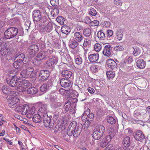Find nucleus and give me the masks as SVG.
Returning a JSON list of instances; mask_svg holds the SVG:
<instances>
[{
  "label": "nucleus",
  "mask_w": 150,
  "mask_h": 150,
  "mask_svg": "<svg viewBox=\"0 0 150 150\" xmlns=\"http://www.w3.org/2000/svg\"><path fill=\"white\" fill-rule=\"evenodd\" d=\"M45 54L44 51H41L38 53L36 56V57L41 61L42 60H46L47 58Z\"/></svg>",
  "instance_id": "nucleus-26"
},
{
  "label": "nucleus",
  "mask_w": 150,
  "mask_h": 150,
  "mask_svg": "<svg viewBox=\"0 0 150 150\" xmlns=\"http://www.w3.org/2000/svg\"><path fill=\"white\" fill-rule=\"evenodd\" d=\"M45 38H41L39 41V44L42 50H43L45 47Z\"/></svg>",
  "instance_id": "nucleus-43"
},
{
  "label": "nucleus",
  "mask_w": 150,
  "mask_h": 150,
  "mask_svg": "<svg viewBox=\"0 0 150 150\" xmlns=\"http://www.w3.org/2000/svg\"><path fill=\"white\" fill-rule=\"evenodd\" d=\"M89 112L88 113V115H87V120L91 121L93 119L94 115L92 113H90Z\"/></svg>",
  "instance_id": "nucleus-54"
},
{
  "label": "nucleus",
  "mask_w": 150,
  "mask_h": 150,
  "mask_svg": "<svg viewBox=\"0 0 150 150\" xmlns=\"http://www.w3.org/2000/svg\"><path fill=\"white\" fill-rule=\"evenodd\" d=\"M60 83L61 86L64 88L69 89L71 86L72 84L71 81L67 79H62L60 80Z\"/></svg>",
  "instance_id": "nucleus-12"
},
{
  "label": "nucleus",
  "mask_w": 150,
  "mask_h": 150,
  "mask_svg": "<svg viewBox=\"0 0 150 150\" xmlns=\"http://www.w3.org/2000/svg\"><path fill=\"white\" fill-rule=\"evenodd\" d=\"M106 64L108 67L112 69L115 70L117 69V64L113 59H108L106 61Z\"/></svg>",
  "instance_id": "nucleus-17"
},
{
  "label": "nucleus",
  "mask_w": 150,
  "mask_h": 150,
  "mask_svg": "<svg viewBox=\"0 0 150 150\" xmlns=\"http://www.w3.org/2000/svg\"><path fill=\"white\" fill-rule=\"evenodd\" d=\"M136 65L138 68L143 69L145 67L146 62L143 59H140L137 61Z\"/></svg>",
  "instance_id": "nucleus-22"
},
{
  "label": "nucleus",
  "mask_w": 150,
  "mask_h": 150,
  "mask_svg": "<svg viewBox=\"0 0 150 150\" xmlns=\"http://www.w3.org/2000/svg\"><path fill=\"white\" fill-rule=\"evenodd\" d=\"M6 55V58L8 60L12 59L13 56V54L11 52H8Z\"/></svg>",
  "instance_id": "nucleus-51"
},
{
  "label": "nucleus",
  "mask_w": 150,
  "mask_h": 150,
  "mask_svg": "<svg viewBox=\"0 0 150 150\" xmlns=\"http://www.w3.org/2000/svg\"><path fill=\"white\" fill-rule=\"evenodd\" d=\"M2 90L4 93L7 94L8 91L10 90V88L7 86H4L2 87Z\"/></svg>",
  "instance_id": "nucleus-48"
},
{
  "label": "nucleus",
  "mask_w": 150,
  "mask_h": 150,
  "mask_svg": "<svg viewBox=\"0 0 150 150\" xmlns=\"http://www.w3.org/2000/svg\"><path fill=\"white\" fill-rule=\"evenodd\" d=\"M51 120V118L46 113L43 115V121L44 125L46 127L51 128L53 127L54 124Z\"/></svg>",
  "instance_id": "nucleus-8"
},
{
  "label": "nucleus",
  "mask_w": 150,
  "mask_h": 150,
  "mask_svg": "<svg viewBox=\"0 0 150 150\" xmlns=\"http://www.w3.org/2000/svg\"><path fill=\"white\" fill-rule=\"evenodd\" d=\"M39 50L38 46L36 45H33L30 46L27 50L28 54L30 57H33L38 52Z\"/></svg>",
  "instance_id": "nucleus-9"
},
{
  "label": "nucleus",
  "mask_w": 150,
  "mask_h": 150,
  "mask_svg": "<svg viewBox=\"0 0 150 150\" xmlns=\"http://www.w3.org/2000/svg\"><path fill=\"white\" fill-rule=\"evenodd\" d=\"M107 76L109 79H112L114 77L115 75V73L114 71H109L106 72Z\"/></svg>",
  "instance_id": "nucleus-37"
},
{
  "label": "nucleus",
  "mask_w": 150,
  "mask_h": 150,
  "mask_svg": "<svg viewBox=\"0 0 150 150\" xmlns=\"http://www.w3.org/2000/svg\"><path fill=\"white\" fill-rule=\"evenodd\" d=\"M34 69L33 67H29L26 69L22 70L19 74L21 76L25 78H27L29 77L30 78H34L36 75V72L33 71Z\"/></svg>",
  "instance_id": "nucleus-5"
},
{
  "label": "nucleus",
  "mask_w": 150,
  "mask_h": 150,
  "mask_svg": "<svg viewBox=\"0 0 150 150\" xmlns=\"http://www.w3.org/2000/svg\"><path fill=\"white\" fill-rule=\"evenodd\" d=\"M26 63L21 61V60H17L15 61L13 63V66L16 69L20 68H21L23 64H25Z\"/></svg>",
  "instance_id": "nucleus-23"
},
{
  "label": "nucleus",
  "mask_w": 150,
  "mask_h": 150,
  "mask_svg": "<svg viewBox=\"0 0 150 150\" xmlns=\"http://www.w3.org/2000/svg\"><path fill=\"white\" fill-rule=\"evenodd\" d=\"M17 77L15 78H12L9 81L6 79V82L7 84L10 86L15 87L17 84L19 85L23 86L26 88H28L29 86H31L32 84L27 80L25 79H16Z\"/></svg>",
  "instance_id": "nucleus-2"
},
{
  "label": "nucleus",
  "mask_w": 150,
  "mask_h": 150,
  "mask_svg": "<svg viewBox=\"0 0 150 150\" xmlns=\"http://www.w3.org/2000/svg\"><path fill=\"white\" fill-rule=\"evenodd\" d=\"M7 99L8 105L11 108H13L16 107H18L19 105L20 100L16 97L7 96Z\"/></svg>",
  "instance_id": "nucleus-7"
},
{
  "label": "nucleus",
  "mask_w": 150,
  "mask_h": 150,
  "mask_svg": "<svg viewBox=\"0 0 150 150\" xmlns=\"http://www.w3.org/2000/svg\"><path fill=\"white\" fill-rule=\"evenodd\" d=\"M70 28L67 25L63 26L61 28V31L63 33L66 35L69 34L70 32Z\"/></svg>",
  "instance_id": "nucleus-31"
},
{
  "label": "nucleus",
  "mask_w": 150,
  "mask_h": 150,
  "mask_svg": "<svg viewBox=\"0 0 150 150\" xmlns=\"http://www.w3.org/2000/svg\"><path fill=\"white\" fill-rule=\"evenodd\" d=\"M50 76L49 72L47 70H42L39 73L38 78L41 81H44L48 79Z\"/></svg>",
  "instance_id": "nucleus-10"
},
{
  "label": "nucleus",
  "mask_w": 150,
  "mask_h": 150,
  "mask_svg": "<svg viewBox=\"0 0 150 150\" xmlns=\"http://www.w3.org/2000/svg\"><path fill=\"white\" fill-rule=\"evenodd\" d=\"M134 49L133 54L134 56H137L140 53L141 50L139 47H135V48H134Z\"/></svg>",
  "instance_id": "nucleus-45"
},
{
  "label": "nucleus",
  "mask_w": 150,
  "mask_h": 150,
  "mask_svg": "<svg viewBox=\"0 0 150 150\" xmlns=\"http://www.w3.org/2000/svg\"><path fill=\"white\" fill-rule=\"evenodd\" d=\"M115 50L118 51H123L124 50L123 47L121 45H118L114 47Z\"/></svg>",
  "instance_id": "nucleus-57"
},
{
  "label": "nucleus",
  "mask_w": 150,
  "mask_h": 150,
  "mask_svg": "<svg viewBox=\"0 0 150 150\" xmlns=\"http://www.w3.org/2000/svg\"><path fill=\"white\" fill-rule=\"evenodd\" d=\"M62 74L63 77L66 78H69L71 76L72 73L70 71L64 70L62 71Z\"/></svg>",
  "instance_id": "nucleus-27"
},
{
  "label": "nucleus",
  "mask_w": 150,
  "mask_h": 150,
  "mask_svg": "<svg viewBox=\"0 0 150 150\" xmlns=\"http://www.w3.org/2000/svg\"><path fill=\"white\" fill-rule=\"evenodd\" d=\"M125 60L127 64H129L132 62L133 59L132 56L127 57Z\"/></svg>",
  "instance_id": "nucleus-55"
},
{
  "label": "nucleus",
  "mask_w": 150,
  "mask_h": 150,
  "mask_svg": "<svg viewBox=\"0 0 150 150\" xmlns=\"http://www.w3.org/2000/svg\"><path fill=\"white\" fill-rule=\"evenodd\" d=\"M52 85V81L49 80L46 83H44L40 87V90L41 92L46 91L49 89L50 86Z\"/></svg>",
  "instance_id": "nucleus-20"
},
{
  "label": "nucleus",
  "mask_w": 150,
  "mask_h": 150,
  "mask_svg": "<svg viewBox=\"0 0 150 150\" xmlns=\"http://www.w3.org/2000/svg\"><path fill=\"white\" fill-rule=\"evenodd\" d=\"M99 24V22L97 20H94L91 21L90 24V26H98Z\"/></svg>",
  "instance_id": "nucleus-56"
},
{
  "label": "nucleus",
  "mask_w": 150,
  "mask_h": 150,
  "mask_svg": "<svg viewBox=\"0 0 150 150\" xmlns=\"http://www.w3.org/2000/svg\"><path fill=\"white\" fill-rule=\"evenodd\" d=\"M6 38L4 37H1L0 38V46H1V47H3L5 46V44H6L4 41L6 40Z\"/></svg>",
  "instance_id": "nucleus-52"
},
{
  "label": "nucleus",
  "mask_w": 150,
  "mask_h": 150,
  "mask_svg": "<svg viewBox=\"0 0 150 150\" xmlns=\"http://www.w3.org/2000/svg\"><path fill=\"white\" fill-rule=\"evenodd\" d=\"M57 62V58L54 56L52 55V57L46 62V66L47 67H50L56 64Z\"/></svg>",
  "instance_id": "nucleus-16"
},
{
  "label": "nucleus",
  "mask_w": 150,
  "mask_h": 150,
  "mask_svg": "<svg viewBox=\"0 0 150 150\" xmlns=\"http://www.w3.org/2000/svg\"><path fill=\"white\" fill-rule=\"evenodd\" d=\"M116 37L119 41L122 40L124 34L123 32L121 29L117 30L116 33Z\"/></svg>",
  "instance_id": "nucleus-25"
},
{
  "label": "nucleus",
  "mask_w": 150,
  "mask_h": 150,
  "mask_svg": "<svg viewBox=\"0 0 150 150\" xmlns=\"http://www.w3.org/2000/svg\"><path fill=\"white\" fill-rule=\"evenodd\" d=\"M83 34L85 37H88L91 34V31L90 28H85L83 31Z\"/></svg>",
  "instance_id": "nucleus-36"
},
{
  "label": "nucleus",
  "mask_w": 150,
  "mask_h": 150,
  "mask_svg": "<svg viewBox=\"0 0 150 150\" xmlns=\"http://www.w3.org/2000/svg\"><path fill=\"white\" fill-rule=\"evenodd\" d=\"M47 105L46 104H44L42 105L38 110V113L40 114L43 115L45 113L47 114Z\"/></svg>",
  "instance_id": "nucleus-28"
},
{
  "label": "nucleus",
  "mask_w": 150,
  "mask_h": 150,
  "mask_svg": "<svg viewBox=\"0 0 150 150\" xmlns=\"http://www.w3.org/2000/svg\"><path fill=\"white\" fill-rule=\"evenodd\" d=\"M71 102H67L64 105V108L66 111H68L70 107L71 106Z\"/></svg>",
  "instance_id": "nucleus-58"
},
{
  "label": "nucleus",
  "mask_w": 150,
  "mask_h": 150,
  "mask_svg": "<svg viewBox=\"0 0 150 150\" xmlns=\"http://www.w3.org/2000/svg\"><path fill=\"white\" fill-rule=\"evenodd\" d=\"M105 131V127L103 125L96 126L92 134L93 138L95 140L100 139L103 136Z\"/></svg>",
  "instance_id": "nucleus-4"
},
{
  "label": "nucleus",
  "mask_w": 150,
  "mask_h": 150,
  "mask_svg": "<svg viewBox=\"0 0 150 150\" xmlns=\"http://www.w3.org/2000/svg\"><path fill=\"white\" fill-rule=\"evenodd\" d=\"M101 48L102 47L100 44L96 43L94 46V50L98 52L100 50Z\"/></svg>",
  "instance_id": "nucleus-47"
},
{
  "label": "nucleus",
  "mask_w": 150,
  "mask_h": 150,
  "mask_svg": "<svg viewBox=\"0 0 150 150\" xmlns=\"http://www.w3.org/2000/svg\"><path fill=\"white\" fill-rule=\"evenodd\" d=\"M57 97L55 93H51L49 96V99L51 102L52 103L55 102L57 100Z\"/></svg>",
  "instance_id": "nucleus-38"
},
{
  "label": "nucleus",
  "mask_w": 150,
  "mask_h": 150,
  "mask_svg": "<svg viewBox=\"0 0 150 150\" xmlns=\"http://www.w3.org/2000/svg\"><path fill=\"white\" fill-rule=\"evenodd\" d=\"M134 137L136 140L141 142H143L145 138L144 134L140 130L137 131L135 133Z\"/></svg>",
  "instance_id": "nucleus-15"
},
{
  "label": "nucleus",
  "mask_w": 150,
  "mask_h": 150,
  "mask_svg": "<svg viewBox=\"0 0 150 150\" xmlns=\"http://www.w3.org/2000/svg\"><path fill=\"white\" fill-rule=\"evenodd\" d=\"M88 13L89 15L93 16H95L97 13L96 10L92 7L90 8L88 11Z\"/></svg>",
  "instance_id": "nucleus-44"
},
{
  "label": "nucleus",
  "mask_w": 150,
  "mask_h": 150,
  "mask_svg": "<svg viewBox=\"0 0 150 150\" xmlns=\"http://www.w3.org/2000/svg\"><path fill=\"white\" fill-rule=\"evenodd\" d=\"M74 38L76 41L81 42L84 39L82 33L80 32H76L74 35Z\"/></svg>",
  "instance_id": "nucleus-21"
},
{
  "label": "nucleus",
  "mask_w": 150,
  "mask_h": 150,
  "mask_svg": "<svg viewBox=\"0 0 150 150\" xmlns=\"http://www.w3.org/2000/svg\"><path fill=\"white\" fill-rule=\"evenodd\" d=\"M35 107L33 106L30 108H29V110L28 111L27 113L25 115L28 118H30L35 112Z\"/></svg>",
  "instance_id": "nucleus-24"
},
{
  "label": "nucleus",
  "mask_w": 150,
  "mask_h": 150,
  "mask_svg": "<svg viewBox=\"0 0 150 150\" xmlns=\"http://www.w3.org/2000/svg\"><path fill=\"white\" fill-rule=\"evenodd\" d=\"M123 144L124 146L127 147L130 145V138L128 137H125L123 141Z\"/></svg>",
  "instance_id": "nucleus-32"
},
{
  "label": "nucleus",
  "mask_w": 150,
  "mask_h": 150,
  "mask_svg": "<svg viewBox=\"0 0 150 150\" xmlns=\"http://www.w3.org/2000/svg\"><path fill=\"white\" fill-rule=\"evenodd\" d=\"M97 36L100 40H104L105 38V35L102 30L99 31L98 32Z\"/></svg>",
  "instance_id": "nucleus-35"
},
{
  "label": "nucleus",
  "mask_w": 150,
  "mask_h": 150,
  "mask_svg": "<svg viewBox=\"0 0 150 150\" xmlns=\"http://www.w3.org/2000/svg\"><path fill=\"white\" fill-rule=\"evenodd\" d=\"M112 49L111 45L108 44L105 45L103 51V55L108 57H110L111 55Z\"/></svg>",
  "instance_id": "nucleus-14"
},
{
  "label": "nucleus",
  "mask_w": 150,
  "mask_h": 150,
  "mask_svg": "<svg viewBox=\"0 0 150 150\" xmlns=\"http://www.w3.org/2000/svg\"><path fill=\"white\" fill-rule=\"evenodd\" d=\"M18 31V29L16 27H13L9 28L5 32L4 37L8 39L13 38L16 35Z\"/></svg>",
  "instance_id": "nucleus-6"
},
{
  "label": "nucleus",
  "mask_w": 150,
  "mask_h": 150,
  "mask_svg": "<svg viewBox=\"0 0 150 150\" xmlns=\"http://www.w3.org/2000/svg\"><path fill=\"white\" fill-rule=\"evenodd\" d=\"M89 40L88 39H85L84 41L83 45L84 47H86L89 45Z\"/></svg>",
  "instance_id": "nucleus-64"
},
{
  "label": "nucleus",
  "mask_w": 150,
  "mask_h": 150,
  "mask_svg": "<svg viewBox=\"0 0 150 150\" xmlns=\"http://www.w3.org/2000/svg\"><path fill=\"white\" fill-rule=\"evenodd\" d=\"M38 91V89L34 87H31L27 89V93L32 95L36 93Z\"/></svg>",
  "instance_id": "nucleus-33"
},
{
  "label": "nucleus",
  "mask_w": 150,
  "mask_h": 150,
  "mask_svg": "<svg viewBox=\"0 0 150 150\" xmlns=\"http://www.w3.org/2000/svg\"><path fill=\"white\" fill-rule=\"evenodd\" d=\"M58 0H51L50 3L51 5L53 6H56L59 4Z\"/></svg>",
  "instance_id": "nucleus-59"
},
{
  "label": "nucleus",
  "mask_w": 150,
  "mask_h": 150,
  "mask_svg": "<svg viewBox=\"0 0 150 150\" xmlns=\"http://www.w3.org/2000/svg\"><path fill=\"white\" fill-rule=\"evenodd\" d=\"M85 23L86 24L88 25L89 26H90V23H91V21L89 17L87 16L85 18Z\"/></svg>",
  "instance_id": "nucleus-63"
},
{
  "label": "nucleus",
  "mask_w": 150,
  "mask_h": 150,
  "mask_svg": "<svg viewBox=\"0 0 150 150\" xmlns=\"http://www.w3.org/2000/svg\"><path fill=\"white\" fill-rule=\"evenodd\" d=\"M52 23H49L45 26L41 27L40 30L42 32L47 33L50 32L52 30Z\"/></svg>",
  "instance_id": "nucleus-19"
},
{
  "label": "nucleus",
  "mask_w": 150,
  "mask_h": 150,
  "mask_svg": "<svg viewBox=\"0 0 150 150\" xmlns=\"http://www.w3.org/2000/svg\"><path fill=\"white\" fill-rule=\"evenodd\" d=\"M15 89L18 91L19 92H23L24 91V88L22 86H16L15 87Z\"/></svg>",
  "instance_id": "nucleus-50"
},
{
  "label": "nucleus",
  "mask_w": 150,
  "mask_h": 150,
  "mask_svg": "<svg viewBox=\"0 0 150 150\" xmlns=\"http://www.w3.org/2000/svg\"><path fill=\"white\" fill-rule=\"evenodd\" d=\"M42 16V13L40 10H35L33 12V19L34 21L38 22L40 21Z\"/></svg>",
  "instance_id": "nucleus-13"
},
{
  "label": "nucleus",
  "mask_w": 150,
  "mask_h": 150,
  "mask_svg": "<svg viewBox=\"0 0 150 150\" xmlns=\"http://www.w3.org/2000/svg\"><path fill=\"white\" fill-rule=\"evenodd\" d=\"M7 46L6 44H5V46L3 47V48L0 47V56H4L6 55L8 52L6 48Z\"/></svg>",
  "instance_id": "nucleus-34"
},
{
  "label": "nucleus",
  "mask_w": 150,
  "mask_h": 150,
  "mask_svg": "<svg viewBox=\"0 0 150 150\" xmlns=\"http://www.w3.org/2000/svg\"><path fill=\"white\" fill-rule=\"evenodd\" d=\"M29 108V106L25 104L21 106L19 105L18 107H16L15 109V110L21 112L23 115H25L27 113Z\"/></svg>",
  "instance_id": "nucleus-11"
},
{
  "label": "nucleus",
  "mask_w": 150,
  "mask_h": 150,
  "mask_svg": "<svg viewBox=\"0 0 150 150\" xmlns=\"http://www.w3.org/2000/svg\"><path fill=\"white\" fill-rule=\"evenodd\" d=\"M90 69L93 72L96 73L98 71L99 68L98 67H97L96 65H93L91 66Z\"/></svg>",
  "instance_id": "nucleus-53"
},
{
  "label": "nucleus",
  "mask_w": 150,
  "mask_h": 150,
  "mask_svg": "<svg viewBox=\"0 0 150 150\" xmlns=\"http://www.w3.org/2000/svg\"><path fill=\"white\" fill-rule=\"evenodd\" d=\"M16 92L11 90L10 89V90L8 91V93L7 94L8 95V96H10L11 97H13L15 95H16Z\"/></svg>",
  "instance_id": "nucleus-62"
},
{
  "label": "nucleus",
  "mask_w": 150,
  "mask_h": 150,
  "mask_svg": "<svg viewBox=\"0 0 150 150\" xmlns=\"http://www.w3.org/2000/svg\"><path fill=\"white\" fill-rule=\"evenodd\" d=\"M87 109V110L84 112L82 116V120L83 121H85L87 120V115L90 112V110L88 108Z\"/></svg>",
  "instance_id": "nucleus-39"
},
{
  "label": "nucleus",
  "mask_w": 150,
  "mask_h": 150,
  "mask_svg": "<svg viewBox=\"0 0 150 150\" xmlns=\"http://www.w3.org/2000/svg\"><path fill=\"white\" fill-rule=\"evenodd\" d=\"M15 58H18L17 60H21L23 62L26 63L27 59L25 57L24 54L23 53H21L19 54H17L15 56Z\"/></svg>",
  "instance_id": "nucleus-29"
},
{
  "label": "nucleus",
  "mask_w": 150,
  "mask_h": 150,
  "mask_svg": "<svg viewBox=\"0 0 150 150\" xmlns=\"http://www.w3.org/2000/svg\"><path fill=\"white\" fill-rule=\"evenodd\" d=\"M41 63V61L38 58L36 57L33 60V64L36 66H39L40 65Z\"/></svg>",
  "instance_id": "nucleus-46"
},
{
  "label": "nucleus",
  "mask_w": 150,
  "mask_h": 150,
  "mask_svg": "<svg viewBox=\"0 0 150 150\" xmlns=\"http://www.w3.org/2000/svg\"><path fill=\"white\" fill-rule=\"evenodd\" d=\"M99 56L98 53H91L88 55V60L91 62L94 63L98 60Z\"/></svg>",
  "instance_id": "nucleus-18"
},
{
  "label": "nucleus",
  "mask_w": 150,
  "mask_h": 150,
  "mask_svg": "<svg viewBox=\"0 0 150 150\" xmlns=\"http://www.w3.org/2000/svg\"><path fill=\"white\" fill-rule=\"evenodd\" d=\"M75 62L77 64H81L82 62V59L81 57L79 56L77 57L75 59Z\"/></svg>",
  "instance_id": "nucleus-49"
},
{
  "label": "nucleus",
  "mask_w": 150,
  "mask_h": 150,
  "mask_svg": "<svg viewBox=\"0 0 150 150\" xmlns=\"http://www.w3.org/2000/svg\"><path fill=\"white\" fill-rule=\"evenodd\" d=\"M44 51L45 53V54L46 55L47 58H48L53 53L54 51L53 49L51 47L49 48L47 50Z\"/></svg>",
  "instance_id": "nucleus-41"
},
{
  "label": "nucleus",
  "mask_w": 150,
  "mask_h": 150,
  "mask_svg": "<svg viewBox=\"0 0 150 150\" xmlns=\"http://www.w3.org/2000/svg\"><path fill=\"white\" fill-rule=\"evenodd\" d=\"M19 75V73L18 71V74H9V76L11 77H12V78H15V77L16 78V77H17V78H16V79H20V77Z\"/></svg>",
  "instance_id": "nucleus-61"
},
{
  "label": "nucleus",
  "mask_w": 150,
  "mask_h": 150,
  "mask_svg": "<svg viewBox=\"0 0 150 150\" xmlns=\"http://www.w3.org/2000/svg\"><path fill=\"white\" fill-rule=\"evenodd\" d=\"M82 127L81 124L77 125L75 122H71L67 129V135L69 137L73 135L75 137H77L81 132Z\"/></svg>",
  "instance_id": "nucleus-1"
},
{
  "label": "nucleus",
  "mask_w": 150,
  "mask_h": 150,
  "mask_svg": "<svg viewBox=\"0 0 150 150\" xmlns=\"http://www.w3.org/2000/svg\"><path fill=\"white\" fill-rule=\"evenodd\" d=\"M107 122L111 124H114L116 122L115 119L112 116H108L107 117Z\"/></svg>",
  "instance_id": "nucleus-40"
},
{
  "label": "nucleus",
  "mask_w": 150,
  "mask_h": 150,
  "mask_svg": "<svg viewBox=\"0 0 150 150\" xmlns=\"http://www.w3.org/2000/svg\"><path fill=\"white\" fill-rule=\"evenodd\" d=\"M79 42L74 40L69 45V47L72 49L75 48L79 45Z\"/></svg>",
  "instance_id": "nucleus-42"
},
{
  "label": "nucleus",
  "mask_w": 150,
  "mask_h": 150,
  "mask_svg": "<svg viewBox=\"0 0 150 150\" xmlns=\"http://www.w3.org/2000/svg\"><path fill=\"white\" fill-rule=\"evenodd\" d=\"M110 131L109 135L100 140V145L102 147H105L110 142L111 139L114 137L117 132L116 130L113 128H110Z\"/></svg>",
  "instance_id": "nucleus-3"
},
{
  "label": "nucleus",
  "mask_w": 150,
  "mask_h": 150,
  "mask_svg": "<svg viewBox=\"0 0 150 150\" xmlns=\"http://www.w3.org/2000/svg\"><path fill=\"white\" fill-rule=\"evenodd\" d=\"M114 3L115 5L118 6H121L122 4L121 0H114Z\"/></svg>",
  "instance_id": "nucleus-60"
},
{
  "label": "nucleus",
  "mask_w": 150,
  "mask_h": 150,
  "mask_svg": "<svg viewBox=\"0 0 150 150\" xmlns=\"http://www.w3.org/2000/svg\"><path fill=\"white\" fill-rule=\"evenodd\" d=\"M33 120L35 123H40L42 120L41 116L39 114H35L33 116Z\"/></svg>",
  "instance_id": "nucleus-30"
}]
</instances>
